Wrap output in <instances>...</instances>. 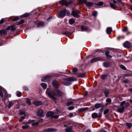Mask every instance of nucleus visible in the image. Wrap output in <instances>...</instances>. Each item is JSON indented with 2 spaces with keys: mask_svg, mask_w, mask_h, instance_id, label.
Segmentation results:
<instances>
[{
  "mask_svg": "<svg viewBox=\"0 0 132 132\" xmlns=\"http://www.w3.org/2000/svg\"><path fill=\"white\" fill-rule=\"evenodd\" d=\"M34 121V120H31L30 121H29L27 122V124H30L31 123H32L31 125L32 126H35L36 125H38V123L36 122H32Z\"/></svg>",
  "mask_w": 132,
  "mask_h": 132,
  "instance_id": "obj_14",
  "label": "nucleus"
},
{
  "mask_svg": "<svg viewBox=\"0 0 132 132\" xmlns=\"http://www.w3.org/2000/svg\"><path fill=\"white\" fill-rule=\"evenodd\" d=\"M72 1H71L63 0L60 1L59 2V3L62 5H65V6H67L69 4L72 3Z\"/></svg>",
  "mask_w": 132,
  "mask_h": 132,
  "instance_id": "obj_2",
  "label": "nucleus"
},
{
  "mask_svg": "<svg viewBox=\"0 0 132 132\" xmlns=\"http://www.w3.org/2000/svg\"><path fill=\"white\" fill-rule=\"evenodd\" d=\"M77 68H73L72 70L73 72H75V73L76 72H77Z\"/></svg>",
  "mask_w": 132,
  "mask_h": 132,
  "instance_id": "obj_52",
  "label": "nucleus"
},
{
  "mask_svg": "<svg viewBox=\"0 0 132 132\" xmlns=\"http://www.w3.org/2000/svg\"><path fill=\"white\" fill-rule=\"evenodd\" d=\"M125 104V108H128L129 106L130 105L129 103H126V102Z\"/></svg>",
  "mask_w": 132,
  "mask_h": 132,
  "instance_id": "obj_40",
  "label": "nucleus"
},
{
  "mask_svg": "<svg viewBox=\"0 0 132 132\" xmlns=\"http://www.w3.org/2000/svg\"><path fill=\"white\" fill-rule=\"evenodd\" d=\"M96 4L97 5H98L99 6H101L103 5V3L102 2H99L97 4Z\"/></svg>",
  "mask_w": 132,
  "mask_h": 132,
  "instance_id": "obj_39",
  "label": "nucleus"
},
{
  "mask_svg": "<svg viewBox=\"0 0 132 132\" xmlns=\"http://www.w3.org/2000/svg\"><path fill=\"white\" fill-rule=\"evenodd\" d=\"M112 30V28L109 27L107 28L106 30V32L107 34H109L111 32Z\"/></svg>",
  "mask_w": 132,
  "mask_h": 132,
  "instance_id": "obj_20",
  "label": "nucleus"
},
{
  "mask_svg": "<svg viewBox=\"0 0 132 132\" xmlns=\"http://www.w3.org/2000/svg\"><path fill=\"white\" fill-rule=\"evenodd\" d=\"M77 79L76 78L69 77L68 79V80L69 81H76Z\"/></svg>",
  "mask_w": 132,
  "mask_h": 132,
  "instance_id": "obj_24",
  "label": "nucleus"
},
{
  "mask_svg": "<svg viewBox=\"0 0 132 132\" xmlns=\"http://www.w3.org/2000/svg\"><path fill=\"white\" fill-rule=\"evenodd\" d=\"M29 126L28 125L23 126H22V128L23 129L28 128H29Z\"/></svg>",
  "mask_w": 132,
  "mask_h": 132,
  "instance_id": "obj_37",
  "label": "nucleus"
},
{
  "mask_svg": "<svg viewBox=\"0 0 132 132\" xmlns=\"http://www.w3.org/2000/svg\"><path fill=\"white\" fill-rule=\"evenodd\" d=\"M125 103V101H123L121 102L120 103V106L121 107L117 109V111L120 113H122L124 111L125 109V106L124 105Z\"/></svg>",
  "mask_w": 132,
  "mask_h": 132,
  "instance_id": "obj_1",
  "label": "nucleus"
},
{
  "mask_svg": "<svg viewBox=\"0 0 132 132\" xmlns=\"http://www.w3.org/2000/svg\"><path fill=\"white\" fill-rule=\"evenodd\" d=\"M23 88L24 90H27L28 89V88L26 87H24Z\"/></svg>",
  "mask_w": 132,
  "mask_h": 132,
  "instance_id": "obj_62",
  "label": "nucleus"
},
{
  "mask_svg": "<svg viewBox=\"0 0 132 132\" xmlns=\"http://www.w3.org/2000/svg\"><path fill=\"white\" fill-rule=\"evenodd\" d=\"M102 60V59L101 57H97L92 59L90 61L91 63L96 62L97 61H100Z\"/></svg>",
  "mask_w": 132,
  "mask_h": 132,
  "instance_id": "obj_6",
  "label": "nucleus"
},
{
  "mask_svg": "<svg viewBox=\"0 0 132 132\" xmlns=\"http://www.w3.org/2000/svg\"><path fill=\"white\" fill-rule=\"evenodd\" d=\"M70 23L72 24L75 23V20L73 19H71L69 20V21Z\"/></svg>",
  "mask_w": 132,
  "mask_h": 132,
  "instance_id": "obj_29",
  "label": "nucleus"
},
{
  "mask_svg": "<svg viewBox=\"0 0 132 132\" xmlns=\"http://www.w3.org/2000/svg\"><path fill=\"white\" fill-rule=\"evenodd\" d=\"M74 107L73 106L70 107L68 108V109L69 110H71L74 109Z\"/></svg>",
  "mask_w": 132,
  "mask_h": 132,
  "instance_id": "obj_49",
  "label": "nucleus"
},
{
  "mask_svg": "<svg viewBox=\"0 0 132 132\" xmlns=\"http://www.w3.org/2000/svg\"><path fill=\"white\" fill-rule=\"evenodd\" d=\"M88 109L87 108H81L80 109V110L81 111H86Z\"/></svg>",
  "mask_w": 132,
  "mask_h": 132,
  "instance_id": "obj_44",
  "label": "nucleus"
},
{
  "mask_svg": "<svg viewBox=\"0 0 132 132\" xmlns=\"http://www.w3.org/2000/svg\"><path fill=\"white\" fill-rule=\"evenodd\" d=\"M104 93L105 96L106 97H107L108 96V94L109 93V92L108 90H105L104 92Z\"/></svg>",
  "mask_w": 132,
  "mask_h": 132,
  "instance_id": "obj_31",
  "label": "nucleus"
},
{
  "mask_svg": "<svg viewBox=\"0 0 132 132\" xmlns=\"http://www.w3.org/2000/svg\"><path fill=\"white\" fill-rule=\"evenodd\" d=\"M97 14V12H93V15L94 16H96Z\"/></svg>",
  "mask_w": 132,
  "mask_h": 132,
  "instance_id": "obj_57",
  "label": "nucleus"
},
{
  "mask_svg": "<svg viewBox=\"0 0 132 132\" xmlns=\"http://www.w3.org/2000/svg\"><path fill=\"white\" fill-rule=\"evenodd\" d=\"M102 106V104L101 103H97L96 104L95 106L94 107L96 109H97L100 108Z\"/></svg>",
  "mask_w": 132,
  "mask_h": 132,
  "instance_id": "obj_25",
  "label": "nucleus"
},
{
  "mask_svg": "<svg viewBox=\"0 0 132 132\" xmlns=\"http://www.w3.org/2000/svg\"><path fill=\"white\" fill-rule=\"evenodd\" d=\"M33 104L36 106H39L42 104V102L39 101H34L33 103Z\"/></svg>",
  "mask_w": 132,
  "mask_h": 132,
  "instance_id": "obj_17",
  "label": "nucleus"
},
{
  "mask_svg": "<svg viewBox=\"0 0 132 132\" xmlns=\"http://www.w3.org/2000/svg\"><path fill=\"white\" fill-rule=\"evenodd\" d=\"M49 89H47L46 92V93L48 96L53 100H55L56 98L54 97L50 92Z\"/></svg>",
  "mask_w": 132,
  "mask_h": 132,
  "instance_id": "obj_4",
  "label": "nucleus"
},
{
  "mask_svg": "<svg viewBox=\"0 0 132 132\" xmlns=\"http://www.w3.org/2000/svg\"><path fill=\"white\" fill-rule=\"evenodd\" d=\"M11 26H9L6 29V30H9L10 29H11Z\"/></svg>",
  "mask_w": 132,
  "mask_h": 132,
  "instance_id": "obj_63",
  "label": "nucleus"
},
{
  "mask_svg": "<svg viewBox=\"0 0 132 132\" xmlns=\"http://www.w3.org/2000/svg\"><path fill=\"white\" fill-rule=\"evenodd\" d=\"M65 10V14H67V15H69L70 14V13L69 11L68 10H67L66 9H64Z\"/></svg>",
  "mask_w": 132,
  "mask_h": 132,
  "instance_id": "obj_45",
  "label": "nucleus"
},
{
  "mask_svg": "<svg viewBox=\"0 0 132 132\" xmlns=\"http://www.w3.org/2000/svg\"><path fill=\"white\" fill-rule=\"evenodd\" d=\"M124 38V37L123 36H119L117 37V39L118 40H119L121 38Z\"/></svg>",
  "mask_w": 132,
  "mask_h": 132,
  "instance_id": "obj_56",
  "label": "nucleus"
},
{
  "mask_svg": "<svg viewBox=\"0 0 132 132\" xmlns=\"http://www.w3.org/2000/svg\"><path fill=\"white\" fill-rule=\"evenodd\" d=\"M53 86L56 88H58L59 87V84L58 82L56 81H54L53 82Z\"/></svg>",
  "mask_w": 132,
  "mask_h": 132,
  "instance_id": "obj_18",
  "label": "nucleus"
},
{
  "mask_svg": "<svg viewBox=\"0 0 132 132\" xmlns=\"http://www.w3.org/2000/svg\"><path fill=\"white\" fill-rule=\"evenodd\" d=\"M44 114V112L43 110L39 109L37 112V115L38 116H42Z\"/></svg>",
  "mask_w": 132,
  "mask_h": 132,
  "instance_id": "obj_9",
  "label": "nucleus"
},
{
  "mask_svg": "<svg viewBox=\"0 0 132 132\" xmlns=\"http://www.w3.org/2000/svg\"><path fill=\"white\" fill-rule=\"evenodd\" d=\"M52 77L50 76H46L43 77L42 79L43 81L46 82L50 81L52 78Z\"/></svg>",
  "mask_w": 132,
  "mask_h": 132,
  "instance_id": "obj_5",
  "label": "nucleus"
},
{
  "mask_svg": "<svg viewBox=\"0 0 132 132\" xmlns=\"http://www.w3.org/2000/svg\"><path fill=\"white\" fill-rule=\"evenodd\" d=\"M84 3L88 6H92L93 5V3L90 2H87L86 0H84L83 1Z\"/></svg>",
  "mask_w": 132,
  "mask_h": 132,
  "instance_id": "obj_11",
  "label": "nucleus"
},
{
  "mask_svg": "<svg viewBox=\"0 0 132 132\" xmlns=\"http://www.w3.org/2000/svg\"><path fill=\"white\" fill-rule=\"evenodd\" d=\"M110 52L109 51H106L105 53V55L106 57V58L108 59H110L112 57V56L109 55Z\"/></svg>",
  "mask_w": 132,
  "mask_h": 132,
  "instance_id": "obj_16",
  "label": "nucleus"
},
{
  "mask_svg": "<svg viewBox=\"0 0 132 132\" xmlns=\"http://www.w3.org/2000/svg\"><path fill=\"white\" fill-rule=\"evenodd\" d=\"M75 114L73 113H70L69 115V116L70 117H72L73 116H74L75 115Z\"/></svg>",
  "mask_w": 132,
  "mask_h": 132,
  "instance_id": "obj_42",
  "label": "nucleus"
},
{
  "mask_svg": "<svg viewBox=\"0 0 132 132\" xmlns=\"http://www.w3.org/2000/svg\"><path fill=\"white\" fill-rule=\"evenodd\" d=\"M106 101L107 102L110 103L111 101V100L110 98H108L106 99Z\"/></svg>",
  "mask_w": 132,
  "mask_h": 132,
  "instance_id": "obj_51",
  "label": "nucleus"
},
{
  "mask_svg": "<svg viewBox=\"0 0 132 132\" xmlns=\"http://www.w3.org/2000/svg\"><path fill=\"white\" fill-rule=\"evenodd\" d=\"M19 18L18 17H16L13 19V21H16L17 20H19Z\"/></svg>",
  "mask_w": 132,
  "mask_h": 132,
  "instance_id": "obj_54",
  "label": "nucleus"
},
{
  "mask_svg": "<svg viewBox=\"0 0 132 132\" xmlns=\"http://www.w3.org/2000/svg\"><path fill=\"white\" fill-rule=\"evenodd\" d=\"M109 111V110L108 109H106L104 111V114H106Z\"/></svg>",
  "mask_w": 132,
  "mask_h": 132,
  "instance_id": "obj_60",
  "label": "nucleus"
},
{
  "mask_svg": "<svg viewBox=\"0 0 132 132\" xmlns=\"http://www.w3.org/2000/svg\"><path fill=\"white\" fill-rule=\"evenodd\" d=\"M85 75V73H80L78 76V77H84Z\"/></svg>",
  "mask_w": 132,
  "mask_h": 132,
  "instance_id": "obj_28",
  "label": "nucleus"
},
{
  "mask_svg": "<svg viewBox=\"0 0 132 132\" xmlns=\"http://www.w3.org/2000/svg\"><path fill=\"white\" fill-rule=\"evenodd\" d=\"M123 46L126 48H130L131 46V45L129 42L127 41L123 43Z\"/></svg>",
  "mask_w": 132,
  "mask_h": 132,
  "instance_id": "obj_12",
  "label": "nucleus"
},
{
  "mask_svg": "<svg viewBox=\"0 0 132 132\" xmlns=\"http://www.w3.org/2000/svg\"><path fill=\"white\" fill-rule=\"evenodd\" d=\"M5 20V19L4 18L2 19L0 21V24H3Z\"/></svg>",
  "mask_w": 132,
  "mask_h": 132,
  "instance_id": "obj_36",
  "label": "nucleus"
},
{
  "mask_svg": "<svg viewBox=\"0 0 132 132\" xmlns=\"http://www.w3.org/2000/svg\"><path fill=\"white\" fill-rule=\"evenodd\" d=\"M7 31L5 29H2L0 30V34L2 36H4L7 35Z\"/></svg>",
  "mask_w": 132,
  "mask_h": 132,
  "instance_id": "obj_8",
  "label": "nucleus"
},
{
  "mask_svg": "<svg viewBox=\"0 0 132 132\" xmlns=\"http://www.w3.org/2000/svg\"><path fill=\"white\" fill-rule=\"evenodd\" d=\"M101 116V114L99 113L98 114L96 113H93L92 114V118L95 119L97 117H100Z\"/></svg>",
  "mask_w": 132,
  "mask_h": 132,
  "instance_id": "obj_7",
  "label": "nucleus"
},
{
  "mask_svg": "<svg viewBox=\"0 0 132 132\" xmlns=\"http://www.w3.org/2000/svg\"><path fill=\"white\" fill-rule=\"evenodd\" d=\"M122 31L123 32L127 31H128V28H125L122 29Z\"/></svg>",
  "mask_w": 132,
  "mask_h": 132,
  "instance_id": "obj_55",
  "label": "nucleus"
},
{
  "mask_svg": "<svg viewBox=\"0 0 132 132\" xmlns=\"http://www.w3.org/2000/svg\"><path fill=\"white\" fill-rule=\"evenodd\" d=\"M53 95L56 96H61L62 95V92L59 90H54L53 92Z\"/></svg>",
  "mask_w": 132,
  "mask_h": 132,
  "instance_id": "obj_3",
  "label": "nucleus"
},
{
  "mask_svg": "<svg viewBox=\"0 0 132 132\" xmlns=\"http://www.w3.org/2000/svg\"><path fill=\"white\" fill-rule=\"evenodd\" d=\"M24 22V21L23 20H21L19 23L18 24V25H20L23 23Z\"/></svg>",
  "mask_w": 132,
  "mask_h": 132,
  "instance_id": "obj_53",
  "label": "nucleus"
},
{
  "mask_svg": "<svg viewBox=\"0 0 132 132\" xmlns=\"http://www.w3.org/2000/svg\"><path fill=\"white\" fill-rule=\"evenodd\" d=\"M84 0H78V2L80 4H81L82 3H84L83 1Z\"/></svg>",
  "mask_w": 132,
  "mask_h": 132,
  "instance_id": "obj_59",
  "label": "nucleus"
},
{
  "mask_svg": "<svg viewBox=\"0 0 132 132\" xmlns=\"http://www.w3.org/2000/svg\"><path fill=\"white\" fill-rule=\"evenodd\" d=\"M56 130L54 128H48L45 130V131L47 132H53L56 131Z\"/></svg>",
  "mask_w": 132,
  "mask_h": 132,
  "instance_id": "obj_15",
  "label": "nucleus"
},
{
  "mask_svg": "<svg viewBox=\"0 0 132 132\" xmlns=\"http://www.w3.org/2000/svg\"><path fill=\"white\" fill-rule=\"evenodd\" d=\"M54 114V113L52 111L48 112L46 114V116L48 117H50Z\"/></svg>",
  "mask_w": 132,
  "mask_h": 132,
  "instance_id": "obj_22",
  "label": "nucleus"
},
{
  "mask_svg": "<svg viewBox=\"0 0 132 132\" xmlns=\"http://www.w3.org/2000/svg\"><path fill=\"white\" fill-rule=\"evenodd\" d=\"M38 25L39 26H43L44 25V23L43 22H39L38 23Z\"/></svg>",
  "mask_w": 132,
  "mask_h": 132,
  "instance_id": "obj_35",
  "label": "nucleus"
},
{
  "mask_svg": "<svg viewBox=\"0 0 132 132\" xmlns=\"http://www.w3.org/2000/svg\"><path fill=\"white\" fill-rule=\"evenodd\" d=\"M25 116V115H24V116L21 117L19 119V121L20 122L22 121L24 119Z\"/></svg>",
  "mask_w": 132,
  "mask_h": 132,
  "instance_id": "obj_38",
  "label": "nucleus"
},
{
  "mask_svg": "<svg viewBox=\"0 0 132 132\" xmlns=\"http://www.w3.org/2000/svg\"><path fill=\"white\" fill-rule=\"evenodd\" d=\"M43 121V120L42 119H40L39 120V122H42Z\"/></svg>",
  "mask_w": 132,
  "mask_h": 132,
  "instance_id": "obj_64",
  "label": "nucleus"
},
{
  "mask_svg": "<svg viewBox=\"0 0 132 132\" xmlns=\"http://www.w3.org/2000/svg\"><path fill=\"white\" fill-rule=\"evenodd\" d=\"M65 15V10H63L61 11L59 13V15L61 17L64 16Z\"/></svg>",
  "mask_w": 132,
  "mask_h": 132,
  "instance_id": "obj_13",
  "label": "nucleus"
},
{
  "mask_svg": "<svg viewBox=\"0 0 132 132\" xmlns=\"http://www.w3.org/2000/svg\"><path fill=\"white\" fill-rule=\"evenodd\" d=\"M65 130L66 132H75L72 129V127H69L65 129Z\"/></svg>",
  "mask_w": 132,
  "mask_h": 132,
  "instance_id": "obj_10",
  "label": "nucleus"
},
{
  "mask_svg": "<svg viewBox=\"0 0 132 132\" xmlns=\"http://www.w3.org/2000/svg\"><path fill=\"white\" fill-rule=\"evenodd\" d=\"M103 66L105 67H108L111 65V63L109 62H105L103 63Z\"/></svg>",
  "mask_w": 132,
  "mask_h": 132,
  "instance_id": "obj_19",
  "label": "nucleus"
},
{
  "mask_svg": "<svg viewBox=\"0 0 132 132\" xmlns=\"http://www.w3.org/2000/svg\"><path fill=\"white\" fill-rule=\"evenodd\" d=\"M110 6L112 8L114 9L116 7V6L113 3H111L110 4Z\"/></svg>",
  "mask_w": 132,
  "mask_h": 132,
  "instance_id": "obj_32",
  "label": "nucleus"
},
{
  "mask_svg": "<svg viewBox=\"0 0 132 132\" xmlns=\"http://www.w3.org/2000/svg\"><path fill=\"white\" fill-rule=\"evenodd\" d=\"M13 105V103L11 102H10L8 104V107L9 108H10Z\"/></svg>",
  "mask_w": 132,
  "mask_h": 132,
  "instance_id": "obj_47",
  "label": "nucleus"
},
{
  "mask_svg": "<svg viewBox=\"0 0 132 132\" xmlns=\"http://www.w3.org/2000/svg\"><path fill=\"white\" fill-rule=\"evenodd\" d=\"M40 85L43 87V88L45 89L46 88L47 86L46 84L44 83H42Z\"/></svg>",
  "mask_w": 132,
  "mask_h": 132,
  "instance_id": "obj_27",
  "label": "nucleus"
},
{
  "mask_svg": "<svg viewBox=\"0 0 132 132\" xmlns=\"http://www.w3.org/2000/svg\"><path fill=\"white\" fill-rule=\"evenodd\" d=\"M25 112L24 111H21L20 112V115H22L23 114H25Z\"/></svg>",
  "mask_w": 132,
  "mask_h": 132,
  "instance_id": "obj_46",
  "label": "nucleus"
},
{
  "mask_svg": "<svg viewBox=\"0 0 132 132\" xmlns=\"http://www.w3.org/2000/svg\"><path fill=\"white\" fill-rule=\"evenodd\" d=\"M17 96L18 97H20L22 95V93L20 92H19L18 93H17Z\"/></svg>",
  "mask_w": 132,
  "mask_h": 132,
  "instance_id": "obj_50",
  "label": "nucleus"
},
{
  "mask_svg": "<svg viewBox=\"0 0 132 132\" xmlns=\"http://www.w3.org/2000/svg\"><path fill=\"white\" fill-rule=\"evenodd\" d=\"M59 117V116L56 115V116H53L52 117V118H55V119H57Z\"/></svg>",
  "mask_w": 132,
  "mask_h": 132,
  "instance_id": "obj_61",
  "label": "nucleus"
},
{
  "mask_svg": "<svg viewBox=\"0 0 132 132\" xmlns=\"http://www.w3.org/2000/svg\"><path fill=\"white\" fill-rule=\"evenodd\" d=\"M11 31H13L15 30L16 29V27L15 25H12L11 26Z\"/></svg>",
  "mask_w": 132,
  "mask_h": 132,
  "instance_id": "obj_30",
  "label": "nucleus"
},
{
  "mask_svg": "<svg viewBox=\"0 0 132 132\" xmlns=\"http://www.w3.org/2000/svg\"><path fill=\"white\" fill-rule=\"evenodd\" d=\"M126 125L129 128H130L131 126V123H127Z\"/></svg>",
  "mask_w": 132,
  "mask_h": 132,
  "instance_id": "obj_43",
  "label": "nucleus"
},
{
  "mask_svg": "<svg viewBox=\"0 0 132 132\" xmlns=\"http://www.w3.org/2000/svg\"><path fill=\"white\" fill-rule=\"evenodd\" d=\"M106 75H102L101 76V78L102 79H104L106 77Z\"/></svg>",
  "mask_w": 132,
  "mask_h": 132,
  "instance_id": "obj_48",
  "label": "nucleus"
},
{
  "mask_svg": "<svg viewBox=\"0 0 132 132\" xmlns=\"http://www.w3.org/2000/svg\"><path fill=\"white\" fill-rule=\"evenodd\" d=\"M72 15L74 17L76 18H78L80 16L79 15L76 13V11H72Z\"/></svg>",
  "mask_w": 132,
  "mask_h": 132,
  "instance_id": "obj_21",
  "label": "nucleus"
},
{
  "mask_svg": "<svg viewBox=\"0 0 132 132\" xmlns=\"http://www.w3.org/2000/svg\"><path fill=\"white\" fill-rule=\"evenodd\" d=\"M120 67L122 69H124V70H125L126 69V68L123 65H120Z\"/></svg>",
  "mask_w": 132,
  "mask_h": 132,
  "instance_id": "obj_58",
  "label": "nucleus"
},
{
  "mask_svg": "<svg viewBox=\"0 0 132 132\" xmlns=\"http://www.w3.org/2000/svg\"><path fill=\"white\" fill-rule=\"evenodd\" d=\"M63 85L68 86L70 85L71 84V83L70 82L68 81L63 82Z\"/></svg>",
  "mask_w": 132,
  "mask_h": 132,
  "instance_id": "obj_26",
  "label": "nucleus"
},
{
  "mask_svg": "<svg viewBox=\"0 0 132 132\" xmlns=\"http://www.w3.org/2000/svg\"><path fill=\"white\" fill-rule=\"evenodd\" d=\"M73 103V102L72 101L69 102L67 103L66 105L67 106H69L71 105Z\"/></svg>",
  "mask_w": 132,
  "mask_h": 132,
  "instance_id": "obj_41",
  "label": "nucleus"
},
{
  "mask_svg": "<svg viewBox=\"0 0 132 132\" xmlns=\"http://www.w3.org/2000/svg\"><path fill=\"white\" fill-rule=\"evenodd\" d=\"M29 14L28 13H26L22 15V17H26L29 16Z\"/></svg>",
  "mask_w": 132,
  "mask_h": 132,
  "instance_id": "obj_33",
  "label": "nucleus"
},
{
  "mask_svg": "<svg viewBox=\"0 0 132 132\" xmlns=\"http://www.w3.org/2000/svg\"><path fill=\"white\" fill-rule=\"evenodd\" d=\"M26 103L29 105H30L31 104V103L30 100L28 98H26Z\"/></svg>",
  "mask_w": 132,
  "mask_h": 132,
  "instance_id": "obj_34",
  "label": "nucleus"
},
{
  "mask_svg": "<svg viewBox=\"0 0 132 132\" xmlns=\"http://www.w3.org/2000/svg\"><path fill=\"white\" fill-rule=\"evenodd\" d=\"M81 28L82 31H86L88 29L87 27L84 26H81Z\"/></svg>",
  "mask_w": 132,
  "mask_h": 132,
  "instance_id": "obj_23",
  "label": "nucleus"
}]
</instances>
